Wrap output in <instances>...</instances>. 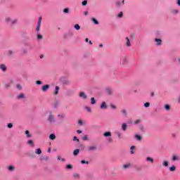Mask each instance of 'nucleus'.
Wrapping results in <instances>:
<instances>
[{"mask_svg":"<svg viewBox=\"0 0 180 180\" xmlns=\"http://www.w3.org/2000/svg\"><path fill=\"white\" fill-rule=\"evenodd\" d=\"M16 88H18V89H22V86L20 84H17Z\"/></svg>","mask_w":180,"mask_h":180,"instance_id":"obj_52","label":"nucleus"},{"mask_svg":"<svg viewBox=\"0 0 180 180\" xmlns=\"http://www.w3.org/2000/svg\"><path fill=\"white\" fill-rule=\"evenodd\" d=\"M63 13H70V9L64 8L63 9Z\"/></svg>","mask_w":180,"mask_h":180,"instance_id":"obj_36","label":"nucleus"},{"mask_svg":"<svg viewBox=\"0 0 180 180\" xmlns=\"http://www.w3.org/2000/svg\"><path fill=\"white\" fill-rule=\"evenodd\" d=\"M87 4H88V1L86 0H84L82 1L83 6H86Z\"/></svg>","mask_w":180,"mask_h":180,"instance_id":"obj_42","label":"nucleus"},{"mask_svg":"<svg viewBox=\"0 0 180 180\" xmlns=\"http://www.w3.org/2000/svg\"><path fill=\"white\" fill-rule=\"evenodd\" d=\"M58 117H60V119H64V115H58Z\"/></svg>","mask_w":180,"mask_h":180,"instance_id":"obj_55","label":"nucleus"},{"mask_svg":"<svg viewBox=\"0 0 180 180\" xmlns=\"http://www.w3.org/2000/svg\"><path fill=\"white\" fill-rule=\"evenodd\" d=\"M12 54H13V51L10 50L7 52V56H12Z\"/></svg>","mask_w":180,"mask_h":180,"instance_id":"obj_40","label":"nucleus"},{"mask_svg":"<svg viewBox=\"0 0 180 180\" xmlns=\"http://www.w3.org/2000/svg\"><path fill=\"white\" fill-rule=\"evenodd\" d=\"M81 164H86V165H88V164H89V162L86 160H81Z\"/></svg>","mask_w":180,"mask_h":180,"instance_id":"obj_39","label":"nucleus"},{"mask_svg":"<svg viewBox=\"0 0 180 180\" xmlns=\"http://www.w3.org/2000/svg\"><path fill=\"white\" fill-rule=\"evenodd\" d=\"M144 107L145 108H150V103L147 102L144 103Z\"/></svg>","mask_w":180,"mask_h":180,"instance_id":"obj_43","label":"nucleus"},{"mask_svg":"<svg viewBox=\"0 0 180 180\" xmlns=\"http://www.w3.org/2000/svg\"><path fill=\"white\" fill-rule=\"evenodd\" d=\"M5 22L11 26H13V25H16L18 23V19L12 20L11 17H6L5 18Z\"/></svg>","mask_w":180,"mask_h":180,"instance_id":"obj_1","label":"nucleus"},{"mask_svg":"<svg viewBox=\"0 0 180 180\" xmlns=\"http://www.w3.org/2000/svg\"><path fill=\"white\" fill-rule=\"evenodd\" d=\"M168 161H164L162 163L163 167H168Z\"/></svg>","mask_w":180,"mask_h":180,"instance_id":"obj_35","label":"nucleus"},{"mask_svg":"<svg viewBox=\"0 0 180 180\" xmlns=\"http://www.w3.org/2000/svg\"><path fill=\"white\" fill-rule=\"evenodd\" d=\"M122 115H124V116L125 117H127V111H126V110H122Z\"/></svg>","mask_w":180,"mask_h":180,"instance_id":"obj_31","label":"nucleus"},{"mask_svg":"<svg viewBox=\"0 0 180 180\" xmlns=\"http://www.w3.org/2000/svg\"><path fill=\"white\" fill-rule=\"evenodd\" d=\"M91 105H95L96 103V101L95 100V98L92 97L91 98Z\"/></svg>","mask_w":180,"mask_h":180,"instance_id":"obj_30","label":"nucleus"},{"mask_svg":"<svg viewBox=\"0 0 180 180\" xmlns=\"http://www.w3.org/2000/svg\"><path fill=\"white\" fill-rule=\"evenodd\" d=\"M155 41L156 43V46H161L162 44V40L161 39H155Z\"/></svg>","mask_w":180,"mask_h":180,"instance_id":"obj_8","label":"nucleus"},{"mask_svg":"<svg viewBox=\"0 0 180 180\" xmlns=\"http://www.w3.org/2000/svg\"><path fill=\"white\" fill-rule=\"evenodd\" d=\"M106 92L108 95H110V94H112V89H106Z\"/></svg>","mask_w":180,"mask_h":180,"instance_id":"obj_41","label":"nucleus"},{"mask_svg":"<svg viewBox=\"0 0 180 180\" xmlns=\"http://www.w3.org/2000/svg\"><path fill=\"white\" fill-rule=\"evenodd\" d=\"M101 109H108V105H106V103L103 102L101 105Z\"/></svg>","mask_w":180,"mask_h":180,"instance_id":"obj_11","label":"nucleus"},{"mask_svg":"<svg viewBox=\"0 0 180 180\" xmlns=\"http://www.w3.org/2000/svg\"><path fill=\"white\" fill-rule=\"evenodd\" d=\"M49 139H50V140H56V134H50Z\"/></svg>","mask_w":180,"mask_h":180,"instance_id":"obj_21","label":"nucleus"},{"mask_svg":"<svg viewBox=\"0 0 180 180\" xmlns=\"http://www.w3.org/2000/svg\"><path fill=\"white\" fill-rule=\"evenodd\" d=\"M135 138H136L137 140H139V141L143 139V138H142L140 135H139V134H136V135H135Z\"/></svg>","mask_w":180,"mask_h":180,"instance_id":"obj_26","label":"nucleus"},{"mask_svg":"<svg viewBox=\"0 0 180 180\" xmlns=\"http://www.w3.org/2000/svg\"><path fill=\"white\" fill-rule=\"evenodd\" d=\"M79 154V149H76L73 151V155L77 156Z\"/></svg>","mask_w":180,"mask_h":180,"instance_id":"obj_19","label":"nucleus"},{"mask_svg":"<svg viewBox=\"0 0 180 180\" xmlns=\"http://www.w3.org/2000/svg\"><path fill=\"white\" fill-rule=\"evenodd\" d=\"M86 42L88 43V41H89V39L88 38H86Z\"/></svg>","mask_w":180,"mask_h":180,"instance_id":"obj_61","label":"nucleus"},{"mask_svg":"<svg viewBox=\"0 0 180 180\" xmlns=\"http://www.w3.org/2000/svg\"><path fill=\"white\" fill-rule=\"evenodd\" d=\"M140 120H136V121H134V123H135V124H140Z\"/></svg>","mask_w":180,"mask_h":180,"instance_id":"obj_53","label":"nucleus"},{"mask_svg":"<svg viewBox=\"0 0 180 180\" xmlns=\"http://www.w3.org/2000/svg\"><path fill=\"white\" fill-rule=\"evenodd\" d=\"M82 140H84V141L88 140V135L84 136L82 137Z\"/></svg>","mask_w":180,"mask_h":180,"instance_id":"obj_48","label":"nucleus"},{"mask_svg":"<svg viewBox=\"0 0 180 180\" xmlns=\"http://www.w3.org/2000/svg\"><path fill=\"white\" fill-rule=\"evenodd\" d=\"M7 127L8 129H12V127H13V123H8L7 125Z\"/></svg>","mask_w":180,"mask_h":180,"instance_id":"obj_37","label":"nucleus"},{"mask_svg":"<svg viewBox=\"0 0 180 180\" xmlns=\"http://www.w3.org/2000/svg\"><path fill=\"white\" fill-rule=\"evenodd\" d=\"M73 141H79V139H78V138H77V136H74Z\"/></svg>","mask_w":180,"mask_h":180,"instance_id":"obj_50","label":"nucleus"},{"mask_svg":"<svg viewBox=\"0 0 180 180\" xmlns=\"http://www.w3.org/2000/svg\"><path fill=\"white\" fill-rule=\"evenodd\" d=\"M73 177L75 179H79V174L78 173H75L73 174Z\"/></svg>","mask_w":180,"mask_h":180,"instance_id":"obj_24","label":"nucleus"},{"mask_svg":"<svg viewBox=\"0 0 180 180\" xmlns=\"http://www.w3.org/2000/svg\"><path fill=\"white\" fill-rule=\"evenodd\" d=\"M27 53H29V51L27 50V49H22V54H27Z\"/></svg>","mask_w":180,"mask_h":180,"instance_id":"obj_28","label":"nucleus"},{"mask_svg":"<svg viewBox=\"0 0 180 180\" xmlns=\"http://www.w3.org/2000/svg\"><path fill=\"white\" fill-rule=\"evenodd\" d=\"M165 110H171V106L168 104L165 105Z\"/></svg>","mask_w":180,"mask_h":180,"instance_id":"obj_27","label":"nucleus"},{"mask_svg":"<svg viewBox=\"0 0 180 180\" xmlns=\"http://www.w3.org/2000/svg\"><path fill=\"white\" fill-rule=\"evenodd\" d=\"M175 169H176V167H175V166H172V167H169V171L171 172H174V171H175Z\"/></svg>","mask_w":180,"mask_h":180,"instance_id":"obj_29","label":"nucleus"},{"mask_svg":"<svg viewBox=\"0 0 180 180\" xmlns=\"http://www.w3.org/2000/svg\"><path fill=\"white\" fill-rule=\"evenodd\" d=\"M134 148H136L134 146L131 147V154H134Z\"/></svg>","mask_w":180,"mask_h":180,"instance_id":"obj_34","label":"nucleus"},{"mask_svg":"<svg viewBox=\"0 0 180 180\" xmlns=\"http://www.w3.org/2000/svg\"><path fill=\"white\" fill-rule=\"evenodd\" d=\"M130 167H131V164L130 163L123 165L124 169H127V168H130Z\"/></svg>","mask_w":180,"mask_h":180,"instance_id":"obj_20","label":"nucleus"},{"mask_svg":"<svg viewBox=\"0 0 180 180\" xmlns=\"http://www.w3.org/2000/svg\"><path fill=\"white\" fill-rule=\"evenodd\" d=\"M91 20L95 25H99V21L96 20L95 18H91Z\"/></svg>","mask_w":180,"mask_h":180,"instance_id":"obj_25","label":"nucleus"},{"mask_svg":"<svg viewBox=\"0 0 180 180\" xmlns=\"http://www.w3.org/2000/svg\"><path fill=\"white\" fill-rule=\"evenodd\" d=\"M27 143L28 144V146H32V147H34V143H33L32 140H29Z\"/></svg>","mask_w":180,"mask_h":180,"instance_id":"obj_17","label":"nucleus"},{"mask_svg":"<svg viewBox=\"0 0 180 180\" xmlns=\"http://www.w3.org/2000/svg\"><path fill=\"white\" fill-rule=\"evenodd\" d=\"M49 122H50V123H56V122H57L56 117H54V115H53L52 112L49 113Z\"/></svg>","mask_w":180,"mask_h":180,"instance_id":"obj_2","label":"nucleus"},{"mask_svg":"<svg viewBox=\"0 0 180 180\" xmlns=\"http://www.w3.org/2000/svg\"><path fill=\"white\" fill-rule=\"evenodd\" d=\"M0 69L5 72V71H6V65H5V64H1L0 65Z\"/></svg>","mask_w":180,"mask_h":180,"instance_id":"obj_14","label":"nucleus"},{"mask_svg":"<svg viewBox=\"0 0 180 180\" xmlns=\"http://www.w3.org/2000/svg\"><path fill=\"white\" fill-rule=\"evenodd\" d=\"M35 153L38 155L41 154V149L40 148L37 149V151Z\"/></svg>","mask_w":180,"mask_h":180,"instance_id":"obj_38","label":"nucleus"},{"mask_svg":"<svg viewBox=\"0 0 180 180\" xmlns=\"http://www.w3.org/2000/svg\"><path fill=\"white\" fill-rule=\"evenodd\" d=\"M104 137H110L112 136V132L106 131L103 134Z\"/></svg>","mask_w":180,"mask_h":180,"instance_id":"obj_13","label":"nucleus"},{"mask_svg":"<svg viewBox=\"0 0 180 180\" xmlns=\"http://www.w3.org/2000/svg\"><path fill=\"white\" fill-rule=\"evenodd\" d=\"M85 109H86V110H87V112H91V108L88 106L85 107Z\"/></svg>","mask_w":180,"mask_h":180,"instance_id":"obj_49","label":"nucleus"},{"mask_svg":"<svg viewBox=\"0 0 180 180\" xmlns=\"http://www.w3.org/2000/svg\"><path fill=\"white\" fill-rule=\"evenodd\" d=\"M78 124H79L80 126H82V124H83L82 120H78Z\"/></svg>","mask_w":180,"mask_h":180,"instance_id":"obj_51","label":"nucleus"},{"mask_svg":"<svg viewBox=\"0 0 180 180\" xmlns=\"http://www.w3.org/2000/svg\"><path fill=\"white\" fill-rule=\"evenodd\" d=\"M151 96H154V93H151Z\"/></svg>","mask_w":180,"mask_h":180,"instance_id":"obj_64","label":"nucleus"},{"mask_svg":"<svg viewBox=\"0 0 180 180\" xmlns=\"http://www.w3.org/2000/svg\"><path fill=\"white\" fill-rule=\"evenodd\" d=\"M117 16V18H123V12H120Z\"/></svg>","mask_w":180,"mask_h":180,"instance_id":"obj_45","label":"nucleus"},{"mask_svg":"<svg viewBox=\"0 0 180 180\" xmlns=\"http://www.w3.org/2000/svg\"><path fill=\"white\" fill-rule=\"evenodd\" d=\"M58 91H60V87L56 86L55 87V95H58Z\"/></svg>","mask_w":180,"mask_h":180,"instance_id":"obj_23","label":"nucleus"},{"mask_svg":"<svg viewBox=\"0 0 180 180\" xmlns=\"http://www.w3.org/2000/svg\"><path fill=\"white\" fill-rule=\"evenodd\" d=\"M41 26V17H39V20H38V24L36 28L37 32L40 31V27Z\"/></svg>","mask_w":180,"mask_h":180,"instance_id":"obj_3","label":"nucleus"},{"mask_svg":"<svg viewBox=\"0 0 180 180\" xmlns=\"http://www.w3.org/2000/svg\"><path fill=\"white\" fill-rule=\"evenodd\" d=\"M37 39H38L39 40H41V39H43V35H41V34H38V35H37Z\"/></svg>","mask_w":180,"mask_h":180,"instance_id":"obj_46","label":"nucleus"},{"mask_svg":"<svg viewBox=\"0 0 180 180\" xmlns=\"http://www.w3.org/2000/svg\"><path fill=\"white\" fill-rule=\"evenodd\" d=\"M25 134L26 135L27 139H30L33 136L28 130L25 131Z\"/></svg>","mask_w":180,"mask_h":180,"instance_id":"obj_10","label":"nucleus"},{"mask_svg":"<svg viewBox=\"0 0 180 180\" xmlns=\"http://www.w3.org/2000/svg\"><path fill=\"white\" fill-rule=\"evenodd\" d=\"M178 102H179V103H180V96L178 98Z\"/></svg>","mask_w":180,"mask_h":180,"instance_id":"obj_63","label":"nucleus"},{"mask_svg":"<svg viewBox=\"0 0 180 180\" xmlns=\"http://www.w3.org/2000/svg\"><path fill=\"white\" fill-rule=\"evenodd\" d=\"M79 96L82 98V99H86V98H88V96H86V94L82 91L79 94Z\"/></svg>","mask_w":180,"mask_h":180,"instance_id":"obj_6","label":"nucleus"},{"mask_svg":"<svg viewBox=\"0 0 180 180\" xmlns=\"http://www.w3.org/2000/svg\"><path fill=\"white\" fill-rule=\"evenodd\" d=\"M124 4V0H123L122 2V1H117L115 3V6L117 8H119V6H121V5H123Z\"/></svg>","mask_w":180,"mask_h":180,"instance_id":"obj_9","label":"nucleus"},{"mask_svg":"<svg viewBox=\"0 0 180 180\" xmlns=\"http://www.w3.org/2000/svg\"><path fill=\"white\" fill-rule=\"evenodd\" d=\"M108 141H109L110 143H112V138H109Z\"/></svg>","mask_w":180,"mask_h":180,"instance_id":"obj_60","label":"nucleus"},{"mask_svg":"<svg viewBox=\"0 0 180 180\" xmlns=\"http://www.w3.org/2000/svg\"><path fill=\"white\" fill-rule=\"evenodd\" d=\"M36 84H37V85H41V84H43V82L41 81H40V80H37L36 82Z\"/></svg>","mask_w":180,"mask_h":180,"instance_id":"obj_47","label":"nucleus"},{"mask_svg":"<svg viewBox=\"0 0 180 180\" xmlns=\"http://www.w3.org/2000/svg\"><path fill=\"white\" fill-rule=\"evenodd\" d=\"M127 63H129V59L127 57H123L121 59V64L122 65H124V64H127Z\"/></svg>","mask_w":180,"mask_h":180,"instance_id":"obj_4","label":"nucleus"},{"mask_svg":"<svg viewBox=\"0 0 180 180\" xmlns=\"http://www.w3.org/2000/svg\"><path fill=\"white\" fill-rule=\"evenodd\" d=\"M126 40H127V43H126L127 46L130 47V46H131V43H130V39H129V37H126Z\"/></svg>","mask_w":180,"mask_h":180,"instance_id":"obj_15","label":"nucleus"},{"mask_svg":"<svg viewBox=\"0 0 180 180\" xmlns=\"http://www.w3.org/2000/svg\"><path fill=\"white\" fill-rule=\"evenodd\" d=\"M48 153H51V149L49 148L48 149Z\"/></svg>","mask_w":180,"mask_h":180,"instance_id":"obj_62","label":"nucleus"},{"mask_svg":"<svg viewBox=\"0 0 180 180\" xmlns=\"http://www.w3.org/2000/svg\"><path fill=\"white\" fill-rule=\"evenodd\" d=\"M7 169H8V171H11V172H12L13 171L15 170V167L11 165V166H8V167H7Z\"/></svg>","mask_w":180,"mask_h":180,"instance_id":"obj_22","label":"nucleus"},{"mask_svg":"<svg viewBox=\"0 0 180 180\" xmlns=\"http://www.w3.org/2000/svg\"><path fill=\"white\" fill-rule=\"evenodd\" d=\"M17 99H25V94H20L17 96Z\"/></svg>","mask_w":180,"mask_h":180,"instance_id":"obj_18","label":"nucleus"},{"mask_svg":"<svg viewBox=\"0 0 180 180\" xmlns=\"http://www.w3.org/2000/svg\"><path fill=\"white\" fill-rule=\"evenodd\" d=\"M75 29L76 30H79V29H81V26H79V25H78V24H76V25H75Z\"/></svg>","mask_w":180,"mask_h":180,"instance_id":"obj_32","label":"nucleus"},{"mask_svg":"<svg viewBox=\"0 0 180 180\" xmlns=\"http://www.w3.org/2000/svg\"><path fill=\"white\" fill-rule=\"evenodd\" d=\"M84 16H86L88 15V11H84Z\"/></svg>","mask_w":180,"mask_h":180,"instance_id":"obj_57","label":"nucleus"},{"mask_svg":"<svg viewBox=\"0 0 180 180\" xmlns=\"http://www.w3.org/2000/svg\"><path fill=\"white\" fill-rule=\"evenodd\" d=\"M177 4L180 6V0H177Z\"/></svg>","mask_w":180,"mask_h":180,"instance_id":"obj_59","label":"nucleus"},{"mask_svg":"<svg viewBox=\"0 0 180 180\" xmlns=\"http://www.w3.org/2000/svg\"><path fill=\"white\" fill-rule=\"evenodd\" d=\"M98 150V147L96 146H90L88 147L89 151H96Z\"/></svg>","mask_w":180,"mask_h":180,"instance_id":"obj_5","label":"nucleus"},{"mask_svg":"<svg viewBox=\"0 0 180 180\" xmlns=\"http://www.w3.org/2000/svg\"><path fill=\"white\" fill-rule=\"evenodd\" d=\"M77 131L78 134H81V133H82V131H81V130H77Z\"/></svg>","mask_w":180,"mask_h":180,"instance_id":"obj_58","label":"nucleus"},{"mask_svg":"<svg viewBox=\"0 0 180 180\" xmlns=\"http://www.w3.org/2000/svg\"><path fill=\"white\" fill-rule=\"evenodd\" d=\"M122 129L123 131H126V130L127 129V124H126V123H123L122 124Z\"/></svg>","mask_w":180,"mask_h":180,"instance_id":"obj_16","label":"nucleus"},{"mask_svg":"<svg viewBox=\"0 0 180 180\" xmlns=\"http://www.w3.org/2000/svg\"><path fill=\"white\" fill-rule=\"evenodd\" d=\"M178 160H179V159L178 158V156H176V155H173V157H172V161H178Z\"/></svg>","mask_w":180,"mask_h":180,"instance_id":"obj_33","label":"nucleus"},{"mask_svg":"<svg viewBox=\"0 0 180 180\" xmlns=\"http://www.w3.org/2000/svg\"><path fill=\"white\" fill-rule=\"evenodd\" d=\"M50 88V85L46 84L41 87L42 92H46V91Z\"/></svg>","mask_w":180,"mask_h":180,"instance_id":"obj_7","label":"nucleus"},{"mask_svg":"<svg viewBox=\"0 0 180 180\" xmlns=\"http://www.w3.org/2000/svg\"><path fill=\"white\" fill-rule=\"evenodd\" d=\"M146 161H148V162H151V164H154V159L150 157H147Z\"/></svg>","mask_w":180,"mask_h":180,"instance_id":"obj_12","label":"nucleus"},{"mask_svg":"<svg viewBox=\"0 0 180 180\" xmlns=\"http://www.w3.org/2000/svg\"><path fill=\"white\" fill-rule=\"evenodd\" d=\"M111 108H112V109H116V105H111Z\"/></svg>","mask_w":180,"mask_h":180,"instance_id":"obj_56","label":"nucleus"},{"mask_svg":"<svg viewBox=\"0 0 180 180\" xmlns=\"http://www.w3.org/2000/svg\"><path fill=\"white\" fill-rule=\"evenodd\" d=\"M66 168H67L68 169H72V166L71 165H66Z\"/></svg>","mask_w":180,"mask_h":180,"instance_id":"obj_44","label":"nucleus"},{"mask_svg":"<svg viewBox=\"0 0 180 180\" xmlns=\"http://www.w3.org/2000/svg\"><path fill=\"white\" fill-rule=\"evenodd\" d=\"M178 10H173L172 11V13H174V15H176V13H178Z\"/></svg>","mask_w":180,"mask_h":180,"instance_id":"obj_54","label":"nucleus"}]
</instances>
